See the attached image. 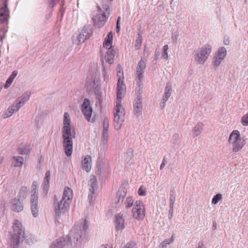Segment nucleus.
I'll use <instances>...</instances> for the list:
<instances>
[{
	"instance_id": "obj_59",
	"label": "nucleus",
	"mask_w": 248,
	"mask_h": 248,
	"mask_svg": "<svg viewBox=\"0 0 248 248\" xmlns=\"http://www.w3.org/2000/svg\"><path fill=\"white\" fill-rule=\"evenodd\" d=\"M155 60H157L158 59V56H159L160 55V53L159 51H157L156 50H155Z\"/></svg>"
},
{
	"instance_id": "obj_29",
	"label": "nucleus",
	"mask_w": 248,
	"mask_h": 248,
	"mask_svg": "<svg viewBox=\"0 0 248 248\" xmlns=\"http://www.w3.org/2000/svg\"><path fill=\"white\" fill-rule=\"evenodd\" d=\"M203 130V124L202 123L197 124L193 129V135L194 137L199 136Z\"/></svg>"
},
{
	"instance_id": "obj_55",
	"label": "nucleus",
	"mask_w": 248,
	"mask_h": 248,
	"mask_svg": "<svg viewBox=\"0 0 248 248\" xmlns=\"http://www.w3.org/2000/svg\"><path fill=\"white\" fill-rule=\"evenodd\" d=\"M18 74V72L16 70L14 71L12 74L10 75V76L9 77L11 79H13V80L14 79V78L16 77L17 75Z\"/></svg>"
},
{
	"instance_id": "obj_41",
	"label": "nucleus",
	"mask_w": 248,
	"mask_h": 248,
	"mask_svg": "<svg viewBox=\"0 0 248 248\" xmlns=\"http://www.w3.org/2000/svg\"><path fill=\"white\" fill-rule=\"evenodd\" d=\"M242 124L244 126L248 125V113L244 115L241 119Z\"/></svg>"
},
{
	"instance_id": "obj_19",
	"label": "nucleus",
	"mask_w": 248,
	"mask_h": 248,
	"mask_svg": "<svg viewBox=\"0 0 248 248\" xmlns=\"http://www.w3.org/2000/svg\"><path fill=\"white\" fill-rule=\"evenodd\" d=\"M12 210L16 212H21L23 209V206L19 199H14L12 201Z\"/></svg>"
},
{
	"instance_id": "obj_50",
	"label": "nucleus",
	"mask_w": 248,
	"mask_h": 248,
	"mask_svg": "<svg viewBox=\"0 0 248 248\" xmlns=\"http://www.w3.org/2000/svg\"><path fill=\"white\" fill-rule=\"evenodd\" d=\"M91 194H89L88 198L90 200V204L92 203V202L94 200L95 197L94 196V192H90Z\"/></svg>"
},
{
	"instance_id": "obj_62",
	"label": "nucleus",
	"mask_w": 248,
	"mask_h": 248,
	"mask_svg": "<svg viewBox=\"0 0 248 248\" xmlns=\"http://www.w3.org/2000/svg\"><path fill=\"white\" fill-rule=\"evenodd\" d=\"M171 39L174 42H176L177 39V36H172Z\"/></svg>"
},
{
	"instance_id": "obj_9",
	"label": "nucleus",
	"mask_w": 248,
	"mask_h": 248,
	"mask_svg": "<svg viewBox=\"0 0 248 248\" xmlns=\"http://www.w3.org/2000/svg\"><path fill=\"white\" fill-rule=\"evenodd\" d=\"M133 216L137 220H142L145 216V209L143 202L140 201H137L132 209Z\"/></svg>"
},
{
	"instance_id": "obj_10",
	"label": "nucleus",
	"mask_w": 248,
	"mask_h": 248,
	"mask_svg": "<svg viewBox=\"0 0 248 248\" xmlns=\"http://www.w3.org/2000/svg\"><path fill=\"white\" fill-rule=\"evenodd\" d=\"M227 54L226 49L224 47H219L217 54L214 56L212 64L215 68L218 67L224 59Z\"/></svg>"
},
{
	"instance_id": "obj_30",
	"label": "nucleus",
	"mask_w": 248,
	"mask_h": 248,
	"mask_svg": "<svg viewBox=\"0 0 248 248\" xmlns=\"http://www.w3.org/2000/svg\"><path fill=\"white\" fill-rule=\"evenodd\" d=\"M17 151L20 155L28 154L30 153V150L27 148V146L23 144L19 145Z\"/></svg>"
},
{
	"instance_id": "obj_28",
	"label": "nucleus",
	"mask_w": 248,
	"mask_h": 248,
	"mask_svg": "<svg viewBox=\"0 0 248 248\" xmlns=\"http://www.w3.org/2000/svg\"><path fill=\"white\" fill-rule=\"evenodd\" d=\"M13 160L14 161V166L15 167H21L24 164V160L23 157L20 156L13 157Z\"/></svg>"
},
{
	"instance_id": "obj_26",
	"label": "nucleus",
	"mask_w": 248,
	"mask_h": 248,
	"mask_svg": "<svg viewBox=\"0 0 248 248\" xmlns=\"http://www.w3.org/2000/svg\"><path fill=\"white\" fill-rule=\"evenodd\" d=\"M89 185H90V188L89 189L90 192H93V193L97 190V179L94 176H92L90 178Z\"/></svg>"
},
{
	"instance_id": "obj_60",
	"label": "nucleus",
	"mask_w": 248,
	"mask_h": 248,
	"mask_svg": "<svg viewBox=\"0 0 248 248\" xmlns=\"http://www.w3.org/2000/svg\"><path fill=\"white\" fill-rule=\"evenodd\" d=\"M204 244L202 242H200L198 245L197 248H204Z\"/></svg>"
},
{
	"instance_id": "obj_49",
	"label": "nucleus",
	"mask_w": 248,
	"mask_h": 248,
	"mask_svg": "<svg viewBox=\"0 0 248 248\" xmlns=\"http://www.w3.org/2000/svg\"><path fill=\"white\" fill-rule=\"evenodd\" d=\"M14 80L13 79L10 78H9L6 81V83L4 85V88H8L10 85L12 84Z\"/></svg>"
},
{
	"instance_id": "obj_43",
	"label": "nucleus",
	"mask_w": 248,
	"mask_h": 248,
	"mask_svg": "<svg viewBox=\"0 0 248 248\" xmlns=\"http://www.w3.org/2000/svg\"><path fill=\"white\" fill-rule=\"evenodd\" d=\"M146 194V191L145 188L142 186L138 190V194L140 196H145Z\"/></svg>"
},
{
	"instance_id": "obj_5",
	"label": "nucleus",
	"mask_w": 248,
	"mask_h": 248,
	"mask_svg": "<svg viewBox=\"0 0 248 248\" xmlns=\"http://www.w3.org/2000/svg\"><path fill=\"white\" fill-rule=\"evenodd\" d=\"M212 47L206 44L195 51L194 60L198 64H203L211 53Z\"/></svg>"
},
{
	"instance_id": "obj_15",
	"label": "nucleus",
	"mask_w": 248,
	"mask_h": 248,
	"mask_svg": "<svg viewBox=\"0 0 248 248\" xmlns=\"http://www.w3.org/2000/svg\"><path fill=\"white\" fill-rule=\"evenodd\" d=\"M34 196L33 195V197L31 198V208L32 216L36 217L39 214L38 197Z\"/></svg>"
},
{
	"instance_id": "obj_12",
	"label": "nucleus",
	"mask_w": 248,
	"mask_h": 248,
	"mask_svg": "<svg viewBox=\"0 0 248 248\" xmlns=\"http://www.w3.org/2000/svg\"><path fill=\"white\" fill-rule=\"evenodd\" d=\"M9 17V10L6 0L3 2V6L0 8V23L7 22Z\"/></svg>"
},
{
	"instance_id": "obj_1",
	"label": "nucleus",
	"mask_w": 248,
	"mask_h": 248,
	"mask_svg": "<svg viewBox=\"0 0 248 248\" xmlns=\"http://www.w3.org/2000/svg\"><path fill=\"white\" fill-rule=\"evenodd\" d=\"M89 222L85 219L79 226H75L68 237L61 238L54 241L50 248H78L86 240L88 235Z\"/></svg>"
},
{
	"instance_id": "obj_3",
	"label": "nucleus",
	"mask_w": 248,
	"mask_h": 248,
	"mask_svg": "<svg viewBox=\"0 0 248 248\" xmlns=\"http://www.w3.org/2000/svg\"><path fill=\"white\" fill-rule=\"evenodd\" d=\"M62 145L65 155L70 156L73 152L72 135L71 128V120L68 112L64 113L63 126L62 128Z\"/></svg>"
},
{
	"instance_id": "obj_37",
	"label": "nucleus",
	"mask_w": 248,
	"mask_h": 248,
	"mask_svg": "<svg viewBox=\"0 0 248 248\" xmlns=\"http://www.w3.org/2000/svg\"><path fill=\"white\" fill-rule=\"evenodd\" d=\"M170 142L174 145H175L177 143H178L179 142V135L177 134L173 135L171 138Z\"/></svg>"
},
{
	"instance_id": "obj_18",
	"label": "nucleus",
	"mask_w": 248,
	"mask_h": 248,
	"mask_svg": "<svg viewBox=\"0 0 248 248\" xmlns=\"http://www.w3.org/2000/svg\"><path fill=\"white\" fill-rule=\"evenodd\" d=\"M50 179V172L49 170H48L46 173L44 179V181L42 185L43 193L45 195H46L48 192Z\"/></svg>"
},
{
	"instance_id": "obj_40",
	"label": "nucleus",
	"mask_w": 248,
	"mask_h": 248,
	"mask_svg": "<svg viewBox=\"0 0 248 248\" xmlns=\"http://www.w3.org/2000/svg\"><path fill=\"white\" fill-rule=\"evenodd\" d=\"M16 104L15 105V106L16 108H17L18 111L25 104L24 101H21L19 98L16 99Z\"/></svg>"
},
{
	"instance_id": "obj_46",
	"label": "nucleus",
	"mask_w": 248,
	"mask_h": 248,
	"mask_svg": "<svg viewBox=\"0 0 248 248\" xmlns=\"http://www.w3.org/2000/svg\"><path fill=\"white\" fill-rule=\"evenodd\" d=\"M103 74L104 81L107 83L109 80V74L108 72L106 71L105 70H104L103 71Z\"/></svg>"
},
{
	"instance_id": "obj_32",
	"label": "nucleus",
	"mask_w": 248,
	"mask_h": 248,
	"mask_svg": "<svg viewBox=\"0 0 248 248\" xmlns=\"http://www.w3.org/2000/svg\"><path fill=\"white\" fill-rule=\"evenodd\" d=\"M96 87V82L94 79L90 83L89 82H87V88L89 92H93Z\"/></svg>"
},
{
	"instance_id": "obj_52",
	"label": "nucleus",
	"mask_w": 248,
	"mask_h": 248,
	"mask_svg": "<svg viewBox=\"0 0 248 248\" xmlns=\"http://www.w3.org/2000/svg\"><path fill=\"white\" fill-rule=\"evenodd\" d=\"M174 240V237L173 235H172L171 238L170 239H167L163 241L167 245L170 244Z\"/></svg>"
},
{
	"instance_id": "obj_63",
	"label": "nucleus",
	"mask_w": 248,
	"mask_h": 248,
	"mask_svg": "<svg viewBox=\"0 0 248 248\" xmlns=\"http://www.w3.org/2000/svg\"><path fill=\"white\" fill-rule=\"evenodd\" d=\"M120 30V25H116V32L119 33Z\"/></svg>"
},
{
	"instance_id": "obj_14",
	"label": "nucleus",
	"mask_w": 248,
	"mask_h": 248,
	"mask_svg": "<svg viewBox=\"0 0 248 248\" xmlns=\"http://www.w3.org/2000/svg\"><path fill=\"white\" fill-rule=\"evenodd\" d=\"M92 33V31L89 27H84L78 36V43H83L90 37Z\"/></svg>"
},
{
	"instance_id": "obj_56",
	"label": "nucleus",
	"mask_w": 248,
	"mask_h": 248,
	"mask_svg": "<svg viewBox=\"0 0 248 248\" xmlns=\"http://www.w3.org/2000/svg\"><path fill=\"white\" fill-rule=\"evenodd\" d=\"M134 244L133 243H127L123 248H135Z\"/></svg>"
},
{
	"instance_id": "obj_61",
	"label": "nucleus",
	"mask_w": 248,
	"mask_h": 248,
	"mask_svg": "<svg viewBox=\"0 0 248 248\" xmlns=\"http://www.w3.org/2000/svg\"><path fill=\"white\" fill-rule=\"evenodd\" d=\"M217 229V223L215 221L213 222V230H216Z\"/></svg>"
},
{
	"instance_id": "obj_22",
	"label": "nucleus",
	"mask_w": 248,
	"mask_h": 248,
	"mask_svg": "<svg viewBox=\"0 0 248 248\" xmlns=\"http://www.w3.org/2000/svg\"><path fill=\"white\" fill-rule=\"evenodd\" d=\"M115 52L114 48H109L107 50L105 56V59L108 63L112 64L113 63Z\"/></svg>"
},
{
	"instance_id": "obj_4",
	"label": "nucleus",
	"mask_w": 248,
	"mask_h": 248,
	"mask_svg": "<svg viewBox=\"0 0 248 248\" xmlns=\"http://www.w3.org/2000/svg\"><path fill=\"white\" fill-rule=\"evenodd\" d=\"M13 235L12 240L16 247L18 244L23 241L25 237V229L21 222L18 220H15L13 223Z\"/></svg>"
},
{
	"instance_id": "obj_57",
	"label": "nucleus",
	"mask_w": 248,
	"mask_h": 248,
	"mask_svg": "<svg viewBox=\"0 0 248 248\" xmlns=\"http://www.w3.org/2000/svg\"><path fill=\"white\" fill-rule=\"evenodd\" d=\"M167 246V244L163 241L160 245L159 246V248H166Z\"/></svg>"
},
{
	"instance_id": "obj_16",
	"label": "nucleus",
	"mask_w": 248,
	"mask_h": 248,
	"mask_svg": "<svg viewBox=\"0 0 248 248\" xmlns=\"http://www.w3.org/2000/svg\"><path fill=\"white\" fill-rule=\"evenodd\" d=\"M146 67V64L143 59H141L138 62V66L137 67V78L139 79L140 83L142 82L143 79V73H144V70Z\"/></svg>"
},
{
	"instance_id": "obj_58",
	"label": "nucleus",
	"mask_w": 248,
	"mask_h": 248,
	"mask_svg": "<svg viewBox=\"0 0 248 248\" xmlns=\"http://www.w3.org/2000/svg\"><path fill=\"white\" fill-rule=\"evenodd\" d=\"M223 43H224V45H229V40L228 38H225L224 39V41H223Z\"/></svg>"
},
{
	"instance_id": "obj_45",
	"label": "nucleus",
	"mask_w": 248,
	"mask_h": 248,
	"mask_svg": "<svg viewBox=\"0 0 248 248\" xmlns=\"http://www.w3.org/2000/svg\"><path fill=\"white\" fill-rule=\"evenodd\" d=\"M112 42H111L110 41H107L106 40H105L104 43V44H103V46L104 47H106V48H114V46H112Z\"/></svg>"
},
{
	"instance_id": "obj_33",
	"label": "nucleus",
	"mask_w": 248,
	"mask_h": 248,
	"mask_svg": "<svg viewBox=\"0 0 248 248\" xmlns=\"http://www.w3.org/2000/svg\"><path fill=\"white\" fill-rule=\"evenodd\" d=\"M142 42V36L140 34V33L138 34V37L136 40L135 44V49L138 50L139 49L140 47V46L141 45Z\"/></svg>"
},
{
	"instance_id": "obj_8",
	"label": "nucleus",
	"mask_w": 248,
	"mask_h": 248,
	"mask_svg": "<svg viewBox=\"0 0 248 248\" xmlns=\"http://www.w3.org/2000/svg\"><path fill=\"white\" fill-rule=\"evenodd\" d=\"M69 207V203L68 202L63 200L62 198L61 200L58 201L56 196L54 197V208L56 218L58 220L60 218L61 214L64 213L67 211Z\"/></svg>"
},
{
	"instance_id": "obj_21",
	"label": "nucleus",
	"mask_w": 248,
	"mask_h": 248,
	"mask_svg": "<svg viewBox=\"0 0 248 248\" xmlns=\"http://www.w3.org/2000/svg\"><path fill=\"white\" fill-rule=\"evenodd\" d=\"M109 122L107 118H105L103 120V130L102 132V139L104 141H107L108 137V129Z\"/></svg>"
},
{
	"instance_id": "obj_13",
	"label": "nucleus",
	"mask_w": 248,
	"mask_h": 248,
	"mask_svg": "<svg viewBox=\"0 0 248 248\" xmlns=\"http://www.w3.org/2000/svg\"><path fill=\"white\" fill-rule=\"evenodd\" d=\"M134 106V111L137 116L141 115L142 110V96L139 95L135 99Z\"/></svg>"
},
{
	"instance_id": "obj_38",
	"label": "nucleus",
	"mask_w": 248,
	"mask_h": 248,
	"mask_svg": "<svg viewBox=\"0 0 248 248\" xmlns=\"http://www.w3.org/2000/svg\"><path fill=\"white\" fill-rule=\"evenodd\" d=\"M168 49H169V46L167 45H165L163 46V51L162 54V57L164 60H167L168 58Z\"/></svg>"
},
{
	"instance_id": "obj_35",
	"label": "nucleus",
	"mask_w": 248,
	"mask_h": 248,
	"mask_svg": "<svg viewBox=\"0 0 248 248\" xmlns=\"http://www.w3.org/2000/svg\"><path fill=\"white\" fill-rule=\"evenodd\" d=\"M134 200L132 197H128L126 199L125 205L126 208H130L133 204Z\"/></svg>"
},
{
	"instance_id": "obj_11",
	"label": "nucleus",
	"mask_w": 248,
	"mask_h": 248,
	"mask_svg": "<svg viewBox=\"0 0 248 248\" xmlns=\"http://www.w3.org/2000/svg\"><path fill=\"white\" fill-rule=\"evenodd\" d=\"M82 111L88 122L93 123L95 121L94 118L91 119L93 109L90 106V102L88 99L85 98L84 100L82 105Z\"/></svg>"
},
{
	"instance_id": "obj_48",
	"label": "nucleus",
	"mask_w": 248,
	"mask_h": 248,
	"mask_svg": "<svg viewBox=\"0 0 248 248\" xmlns=\"http://www.w3.org/2000/svg\"><path fill=\"white\" fill-rule=\"evenodd\" d=\"M173 205L170 204V210L169 211V218L170 219H171L173 216Z\"/></svg>"
},
{
	"instance_id": "obj_47",
	"label": "nucleus",
	"mask_w": 248,
	"mask_h": 248,
	"mask_svg": "<svg viewBox=\"0 0 248 248\" xmlns=\"http://www.w3.org/2000/svg\"><path fill=\"white\" fill-rule=\"evenodd\" d=\"M60 0H50L49 7L51 8V10L53 11V8L55 5Z\"/></svg>"
},
{
	"instance_id": "obj_54",
	"label": "nucleus",
	"mask_w": 248,
	"mask_h": 248,
	"mask_svg": "<svg viewBox=\"0 0 248 248\" xmlns=\"http://www.w3.org/2000/svg\"><path fill=\"white\" fill-rule=\"evenodd\" d=\"M106 40L109 41L111 42H112L113 40V35L111 32H110L108 33L107 38H106Z\"/></svg>"
},
{
	"instance_id": "obj_44",
	"label": "nucleus",
	"mask_w": 248,
	"mask_h": 248,
	"mask_svg": "<svg viewBox=\"0 0 248 248\" xmlns=\"http://www.w3.org/2000/svg\"><path fill=\"white\" fill-rule=\"evenodd\" d=\"M96 99L97 100L96 104H98L100 106L101 105L102 98L100 93H96Z\"/></svg>"
},
{
	"instance_id": "obj_25",
	"label": "nucleus",
	"mask_w": 248,
	"mask_h": 248,
	"mask_svg": "<svg viewBox=\"0 0 248 248\" xmlns=\"http://www.w3.org/2000/svg\"><path fill=\"white\" fill-rule=\"evenodd\" d=\"M72 190L69 187H65L63 191L62 198H63V200H65L66 202H68L70 203L71 200L72 199Z\"/></svg>"
},
{
	"instance_id": "obj_34",
	"label": "nucleus",
	"mask_w": 248,
	"mask_h": 248,
	"mask_svg": "<svg viewBox=\"0 0 248 248\" xmlns=\"http://www.w3.org/2000/svg\"><path fill=\"white\" fill-rule=\"evenodd\" d=\"M170 204L173 205L175 201L176 195L174 189H171L170 192Z\"/></svg>"
},
{
	"instance_id": "obj_6",
	"label": "nucleus",
	"mask_w": 248,
	"mask_h": 248,
	"mask_svg": "<svg viewBox=\"0 0 248 248\" xmlns=\"http://www.w3.org/2000/svg\"><path fill=\"white\" fill-rule=\"evenodd\" d=\"M228 141L232 145V150L234 152L240 151L245 144L244 140L241 138L240 132L237 130L232 131L230 135Z\"/></svg>"
},
{
	"instance_id": "obj_42",
	"label": "nucleus",
	"mask_w": 248,
	"mask_h": 248,
	"mask_svg": "<svg viewBox=\"0 0 248 248\" xmlns=\"http://www.w3.org/2000/svg\"><path fill=\"white\" fill-rule=\"evenodd\" d=\"M30 97V94L28 93H25L22 95L20 100L22 101H24V102L25 103L29 100Z\"/></svg>"
},
{
	"instance_id": "obj_51",
	"label": "nucleus",
	"mask_w": 248,
	"mask_h": 248,
	"mask_svg": "<svg viewBox=\"0 0 248 248\" xmlns=\"http://www.w3.org/2000/svg\"><path fill=\"white\" fill-rule=\"evenodd\" d=\"M139 87L136 90V97H137L139 95L141 96V93L142 92V88L140 87V84L141 83H140L139 82Z\"/></svg>"
},
{
	"instance_id": "obj_17",
	"label": "nucleus",
	"mask_w": 248,
	"mask_h": 248,
	"mask_svg": "<svg viewBox=\"0 0 248 248\" xmlns=\"http://www.w3.org/2000/svg\"><path fill=\"white\" fill-rule=\"evenodd\" d=\"M115 229L116 231H122L124 227V219L121 214H117L115 216Z\"/></svg>"
},
{
	"instance_id": "obj_23",
	"label": "nucleus",
	"mask_w": 248,
	"mask_h": 248,
	"mask_svg": "<svg viewBox=\"0 0 248 248\" xmlns=\"http://www.w3.org/2000/svg\"><path fill=\"white\" fill-rule=\"evenodd\" d=\"M91 156L86 155L82 161V168L83 170H85L87 172L89 171L91 169Z\"/></svg>"
},
{
	"instance_id": "obj_53",
	"label": "nucleus",
	"mask_w": 248,
	"mask_h": 248,
	"mask_svg": "<svg viewBox=\"0 0 248 248\" xmlns=\"http://www.w3.org/2000/svg\"><path fill=\"white\" fill-rule=\"evenodd\" d=\"M167 160L166 159V157L164 156L163 158V160H162V163L160 165V170H162V169H164V168L165 167L166 163H167Z\"/></svg>"
},
{
	"instance_id": "obj_64",
	"label": "nucleus",
	"mask_w": 248,
	"mask_h": 248,
	"mask_svg": "<svg viewBox=\"0 0 248 248\" xmlns=\"http://www.w3.org/2000/svg\"><path fill=\"white\" fill-rule=\"evenodd\" d=\"M52 11L51 10L50 11V13L47 16H46L47 18H49L51 17V16H52Z\"/></svg>"
},
{
	"instance_id": "obj_36",
	"label": "nucleus",
	"mask_w": 248,
	"mask_h": 248,
	"mask_svg": "<svg viewBox=\"0 0 248 248\" xmlns=\"http://www.w3.org/2000/svg\"><path fill=\"white\" fill-rule=\"evenodd\" d=\"M28 190L27 187H22L19 191V196L21 198H26L28 194Z\"/></svg>"
},
{
	"instance_id": "obj_27",
	"label": "nucleus",
	"mask_w": 248,
	"mask_h": 248,
	"mask_svg": "<svg viewBox=\"0 0 248 248\" xmlns=\"http://www.w3.org/2000/svg\"><path fill=\"white\" fill-rule=\"evenodd\" d=\"M18 111L17 108H16L14 104H13L12 106H10L6 112L4 113V118L9 117L11 116L15 112Z\"/></svg>"
},
{
	"instance_id": "obj_7",
	"label": "nucleus",
	"mask_w": 248,
	"mask_h": 248,
	"mask_svg": "<svg viewBox=\"0 0 248 248\" xmlns=\"http://www.w3.org/2000/svg\"><path fill=\"white\" fill-rule=\"evenodd\" d=\"M100 10L102 14H98L93 17L94 26L98 28L102 27L106 23L108 18L107 15H108L110 12L109 6L107 4H103Z\"/></svg>"
},
{
	"instance_id": "obj_20",
	"label": "nucleus",
	"mask_w": 248,
	"mask_h": 248,
	"mask_svg": "<svg viewBox=\"0 0 248 248\" xmlns=\"http://www.w3.org/2000/svg\"><path fill=\"white\" fill-rule=\"evenodd\" d=\"M171 85L170 83H167L165 88L164 94L163 96L162 104H163V107H165V103L168 101V99L170 96L171 93Z\"/></svg>"
},
{
	"instance_id": "obj_24",
	"label": "nucleus",
	"mask_w": 248,
	"mask_h": 248,
	"mask_svg": "<svg viewBox=\"0 0 248 248\" xmlns=\"http://www.w3.org/2000/svg\"><path fill=\"white\" fill-rule=\"evenodd\" d=\"M126 195V192L124 188H120L116 194V198L117 201L116 203H122L124 201V198Z\"/></svg>"
},
{
	"instance_id": "obj_39",
	"label": "nucleus",
	"mask_w": 248,
	"mask_h": 248,
	"mask_svg": "<svg viewBox=\"0 0 248 248\" xmlns=\"http://www.w3.org/2000/svg\"><path fill=\"white\" fill-rule=\"evenodd\" d=\"M222 195L221 194H217L212 199V203L216 204L217 202L222 199Z\"/></svg>"
},
{
	"instance_id": "obj_2",
	"label": "nucleus",
	"mask_w": 248,
	"mask_h": 248,
	"mask_svg": "<svg viewBox=\"0 0 248 248\" xmlns=\"http://www.w3.org/2000/svg\"><path fill=\"white\" fill-rule=\"evenodd\" d=\"M125 92V85L123 84V81H121L119 78L117 82V100L114 112V126L116 130L121 128L124 121L125 111L121 105V100L123 97L122 95Z\"/></svg>"
},
{
	"instance_id": "obj_31",
	"label": "nucleus",
	"mask_w": 248,
	"mask_h": 248,
	"mask_svg": "<svg viewBox=\"0 0 248 248\" xmlns=\"http://www.w3.org/2000/svg\"><path fill=\"white\" fill-rule=\"evenodd\" d=\"M37 183L36 181L33 182L31 186V197H33V196L34 195V197H38V193L37 190Z\"/></svg>"
}]
</instances>
